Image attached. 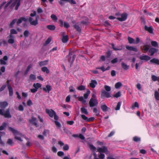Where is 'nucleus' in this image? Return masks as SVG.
I'll use <instances>...</instances> for the list:
<instances>
[{"label": "nucleus", "instance_id": "1", "mask_svg": "<svg viewBox=\"0 0 159 159\" xmlns=\"http://www.w3.org/2000/svg\"><path fill=\"white\" fill-rule=\"evenodd\" d=\"M14 0H10L5 6L4 9L5 10L10 5ZM21 0H14V1L11 4V6L14 7L15 6V10H17L19 9V7L20 5Z\"/></svg>", "mask_w": 159, "mask_h": 159}, {"label": "nucleus", "instance_id": "2", "mask_svg": "<svg viewBox=\"0 0 159 159\" xmlns=\"http://www.w3.org/2000/svg\"><path fill=\"white\" fill-rule=\"evenodd\" d=\"M9 130L12 132L15 136L14 138L16 139L19 140L21 142L22 141L21 137L23 136V135L19 132L17 130H16L14 128L11 127H8Z\"/></svg>", "mask_w": 159, "mask_h": 159}, {"label": "nucleus", "instance_id": "3", "mask_svg": "<svg viewBox=\"0 0 159 159\" xmlns=\"http://www.w3.org/2000/svg\"><path fill=\"white\" fill-rule=\"evenodd\" d=\"M46 112L52 118L54 117V119L55 120H58L59 117L57 115L56 112L52 109H46Z\"/></svg>", "mask_w": 159, "mask_h": 159}, {"label": "nucleus", "instance_id": "4", "mask_svg": "<svg viewBox=\"0 0 159 159\" xmlns=\"http://www.w3.org/2000/svg\"><path fill=\"white\" fill-rule=\"evenodd\" d=\"M76 56L75 54L72 55V52L70 51L69 52V54L66 57V58L68 62L70 63V65H72L74 61Z\"/></svg>", "mask_w": 159, "mask_h": 159}, {"label": "nucleus", "instance_id": "5", "mask_svg": "<svg viewBox=\"0 0 159 159\" xmlns=\"http://www.w3.org/2000/svg\"><path fill=\"white\" fill-rule=\"evenodd\" d=\"M101 96L102 99H104L105 98H108L112 97L110 92L106 91L104 90L102 91Z\"/></svg>", "mask_w": 159, "mask_h": 159}, {"label": "nucleus", "instance_id": "6", "mask_svg": "<svg viewBox=\"0 0 159 159\" xmlns=\"http://www.w3.org/2000/svg\"><path fill=\"white\" fill-rule=\"evenodd\" d=\"M39 19V16H36L35 20L33 21V19L32 17H30L28 19V20L30 22L31 25L36 26L38 24V19Z\"/></svg>", "mask_w": 159, "mask_h": 159}, {"label": "nucleus", "instance_id": "7", "mask_svg": "<svg viewBox=\"0 0 159 159\" xmlns=\"http://www.w3.org/2000/svg\"><path fill=\"white\" fill-rule=\"evenodd\" d=\"M98 103V100L97 99H94L91 98L89 102V104L90 107H92L96 106Z\"/></svg>", "mask_w": 159, "mask_h": 159}, {"label": "nucleus", "instance_id": "8", "mask_svg": "<svg viewBox=\"0 0 159 159\" xmlns=\"http://www.w3.org/2000/svg\"><path fill=\"white\" fill-rule=\"evenodd\" d=\"M60 1H58L59 3L61 6H63L64 3V2H66L70 3V4H76V2L74 0H60Z\"/></svg>", "mask_w": 159, "mask_h": 159}, {"label": "nucleus", "instance_id": "9", "mask_svg": "<svg viewBox=\"0 0 159 159\" xmlns=\"http://www.w3.org/2000/svg\"><path fill=\"white\" fill-rule=\"evenodd\" d=\"M29 122L32 125H35L36 127L38 126L36 118L32 117L31 119L29 120Z\"/></svg>", "mask_w": 159, "mask_h": 159}, {"label": "nucleus", "instance_id": "10", "mask_svg": "<svg viewBox=\"0 0 159 159\" xmlns=\"http://www.w3.org/2000/svg\"><path fill=\"white\" fill-rule=\"evenodd\" d=\"M128 15L126 13H123L121 14V17L117 18V19L120 21H125L127 19Z\"/></svg>", "mask_w": 159, "mask_h": 159}, {"label": "nucleus", "instance_id": "11", "mask_svg": "<svg viewBox=\"0 0 159 159\" xmlns=\"http://www.w3.org/2000/svg\"><path fill=\"white\" fill-rule=\"evenodd\" d=\"M81 117L83 120L87 122L92 121L94 120V118L93 117H91L89 118L84 115H82Z\"/></svg>", "mask_w": 159, "mask_h": 159}, {"label": "nucleus", "instance_id": "12", "mask_svg": "<svg viewBox=\"0 0 159 159\" xmlns=\"http://www.w3.org/2000/svg\"><path fill=\"white\" fill-rule=\"evenodd\" d=\"M158 51V50L157 49L152 48L149 49L148 52L151 53L150 56H152L155 53L157 52Z\"/></svg>", "mask_w": 159, "mask_h": 159}, {"label": "nucleus", "instance_id": "13", "mask_svg": "<svg viewBox=\"0 0 159 159\" xmlns=\"http://www.w3.org/2000/svg\"><path fill=\"white\" fill-rule=\"evenodd\" d=\"M51 86L49 85H47L46 87L43 88V90L45 92L49 93L52 90Z\"/></svg>", "mask_w": 159, "mask_h": 159}, {"label": "nucleus", "instance_id": "14", "mask_svg": "<svg viewBox=\"0 0 159 159\" xmlns=\"http://www.w3.org/2000/svg\"><path fill=\"white\" fill-rule=\"evenodd\" d=\"M139 59L142 60H144L145 61H147L150 59L151 57L147 55H145L140 56L139 57Z\"/></svg>", "mask_w": 159, "mask_h": 159}, {"label": "nucleus", "instance_id": "15", "mask_svg": "<svg viewBox=\"0 0 159 159\" xmlns=\"http://www.w3.org/2000/svg\"><path fill=\"white\" fill-rule=\"evenodd\" d=\"M3 116L6 118H11V117L12 116L10 114L9 109H8L6 110L5 112L4 113Z\"/></svg>", "mask_w": 159, "mask_h": 159}, {"label": "nucleus", "instance_id": "16", "mask_svg": "<svg viewBox=\"0 0 159 159\" xmlns=\"http://www.w3.org/2000/svg\"><path fill=\"white\" fill-rule=\"evenodd\" d=\"M27 20V19L24 17H20V19H18L16 22L17 25H19L20 24H21L23 21L26 22Z\"/></svg>", "mask_w": 159, "mask_h": 159}, {"label": "nucleus", "instance_id": "17", "mask_svg": "<svg viewBox=\"0 0 159 159\" xmlns=\"http://www.w3.org/2000/svg\"><path fill=\"white\" fill-rule=\"evenodd\" d=\"M8 60V57L7 56H4L2 59H1L0 60V63L2 65H6L7 64L5 61Z\"/></svg>", "mask_w": 159, "mask_h": 159}, {"label": "nucleus", "instance_id": "18", "mask_svg": "<svg viewBox=\"0 0 159 159\" xmlns=\"http://www.w3.org/2000/svg\"><path fill=\"white\" fill-rule=\"evenodd\" d=\"M8 105L7 102L6 101L0 102V107L2 109H5Z\"/></svg>", "mask_w": 159, "mask_h": 159}, {"label": "nucleus", "instance_id": "19", "mask_svg": "<svg viewBox=\"0 0 159 159\" xmlns=\"http://www.w3.org/2000/svg\"><path fill=\"white\" fill-rule=\"evenodd\" d=\"M144 29L145 30L148 31L151 34L153 33V29L152 26L148 27L146 25L144 26Z\"/></svg>", "mask_w": 159, "mask_h": 159}, {"label": "nucleus", "instance_id": "20", "mask_svg": "<svg viewBox=\"0 0 159 159\" xmlns=\"http://www.w3.org/2000/svg\"><path fill=\"white\" fill-rule=\"evenodd\" d=\"M98 151L99 152H105L107 151V148L106 147L104 146L98 149Z\"/></svg>", "mask_w": 159, "mask_h": 159}, {"label": "nucleus", "instance_id": "21", "mask_svg": "<svg viewBox=\"0 0 159 159\" xmlns=\"http://www.w3.org/2000/svg\"><path fill=\"white\" fill-rule=\"evenodd\" d=\"M126 48L127 50L131 51H133L136 52H137L138 51V50L136 47H134L132 46H126Z\"/></svg>", "mask_w": 159, "mask_h": 159}, {"label": "nucleus", "instance_id": "22", "mask_svg": "<svg viewBox=\"0 0 159 159\" xmlns=\"http://www.w3.org/2000/svg\"><path fill=\"white\" fill-rule=\"evenodd\" d=\"M97 84V82L96 80H92L89 84V85L91 88H94L95 87L96 85Z\"/></svg>", "mask_w": 159, "mask_h": 159}, {"label": "nucleus", "instance_id": "23", "mask_svg": "<svg viewBox=\"0 0 159 159\" xmlns=\"http://www.w3.org/2000/svg\"><path fill=\"white\" fill-rule=\"evenodd\" d=\"M121 66L122 68L125 70H128L129 67V66L127 65L126 63L123 62L121 63Z\"/></svg>", "mask_w": 159, "mask_h": 159}, {"label": "nucleus", "instance_id": "24", "mask_svg": "<svg viewBox=\"0 0 159 159\" xmlns=\"http://www.w3.org/2000/svg\"><path fill=\"white\" fill-rule=\"evenodd\" d=\"M48 61H49L48 60H46L39 62V66H40L41 67L43 66L47 65L48 64Z\"/></svg>", "mask_w": 159, "mask_h": 159}, {"label": "nucleus", "instance_id": "25", "mask_svg": "<svg viewBox=\"0 0 159 159\" xmlns=\"http://www.w3.org/2000/svg\"><path fill=\"white\" fill-rule=\"evenodd\" d=\"M150 62L151 63H155L157 65H159V59L153 58L151 60Z\"/></svg>", "mask_w": 159, "mask_h": 159}, {"label": "nucleus", "instance_id": "26", "mask_svg": "<svg viewBox=\"0 0 159 159\" xmlns=\"http://www.w3.org/2000/svg\"><path fill=\"white\" fill-rule=\"evenodd\" d=\"M7 44V42L3 39H0V46H5Z\"/></svg>", "mask_w": 159, "mask_h": 159}, {"label": "nucleus", "instance_id": "27", "mask_svg": "<svg viewBox=\"0 0 159 159\" xmlns=\"http://www.w3.org/2000/svg\"><path fill=\"white\" fill-rule=\"evenodd\" d=\"M69 40V37L68 35H66V36H63L62 39V41L63 43H66Z\"/></svg>", "mask_w": 159, "mask_h": 159}, {"label": "nucleus", "instance_id": "28", "mask_svg": "<svg viewBox=\"0 0 159 159\" xmlns=\"http://www.w3.org/2000/svg\"><path fill=\"white\" fill-rule=\"evenodd\" d=\"M81 112L82 113L86 115H88L89 114L88 112L87 109L84 107H81L80 109Z\"/></svg>", "mask_w": 159, "mask_h": 159}, {"label": "nucleus", "instance_id": "29", "mask_svg": "<svg viewBox=\"0 0 159 159\" xmlns=\"http://www.w3.org/2000/svg\"><path fill=\"white\" fill-rule=\"evenodd\" d=\"M8 89L9 91V96H12L13 95V91L11 86L9 85L8 88Z\"/></svg>", "mask_w": 159, "mask_h": 159}, {"label": "nucleus", "instance_id": "30", "mask_svg": "<svg viewBox=\"0 0 159 159\" xmlns=\"http://www.w3.org/2000/svg\"><path fill=\"white\" fill-rule=\"evenodd\" d=\"M101 107L103 112L106 111L108 109H110L106 104L102 105Z\"/></svg>", "mask_w": 159, "mask_h": 159}, {"label": "nucleus", "instance_id": "31", "mask_svg": "<svg viewBox=\"0 0 159 159\" xmlns=\"http://www.w3.org/2000/svg\"><path fill=\"white\" fill-rule=\"evenodd\" d=\"M47 28L51 30H54L56 29V27L54 25H49L47 26Z\"/></svg>", "mask_w": 159, "mask_h": 159}, {"label": "nucleus", "instance_id": "32", "mask_svg": "<svg viewBox=\"0 0 159 159\" xmlns=\"http://www.w3.org/2000/svg\"><path fill=\"white\" fill-rule=\"evenodd\" d=\"M151 45L154 47L158 48V44L157 42L156 41H151Z\"/></svg>", "mask_w": 159, "mask_h": 159}, {"label": "nucleus", "instance_id": "33", "mask_svg": "<svg viewBox=\"0 0 159 159\" xmlns=\"http://www.w3.org/2000/svg\"><path fill=\"white\" fill-rule=\"evenodd\" d=\"M89 146L90 149L92 151L94 152L96 151V148L94 147L92 144H89Z\"/></svg>", "mask_w": 159, "mask_h": 159}, {"label": "nucleus", "instance_id": "34", "mask_svg": "<svg viewBox=\"0 0 159 159\" xmlns=\"http://www.w3.org/2000/svg\"><path fill=\"white\" fill-rule=\"evenodd\" d=\"M17 20L16 19H13L9 25V27L10 28L13 27L14 25Z\"/></svg>", "mask_w": 159, "mask_h": 159}, {"label": "nucleus", "instance_id": "35", "mask_svg": "<svg viewBox=\"0 0 159 159\" xmlns=\"http://www.w3.org/2000/svg\"><path fill=\"white\" fill-rule=\"evenodd\" d=\"M42 70L43 72H46L47 74L49 73V70L47 67L44 66L42 68Z\"/></svg>", "mask_w": 159, "mask_h": 159}, {"label": "nucleus", "instance_id": "36", "mask_svg": "<svg viewBox=\"0 0 159 159\" xmlns=\"http://www.w3.org/2000/svg\"><path fill=\"white\" fill-rule=\"evenodd\" d=\"M152 80L154 81H157L159 82V77H157L155 75H153L152 76Z\"/></svg>", "mask_w": 159, "mask_h": 159}, {"label": "nucleus", "instance_id": "37", "mask_svg": "<svg viewBox=\"0 0 159 159\" xmlns=\"http://www.w3.org/2000/svg\"><path fill=\"white\" fill-rule=\"evenodd\" d=\"M74 27L79 32L81 31V29L80 27L77 24L74 25Z\"/></svg>", "mask_w": 159, "mask_h": 159}, {"label": "nucleus", "instance_id": "38", "mask_svg": "<svg viewBox=\"0 0 159 159\" xmlns=\"http://www.w3.org/2000/svg\"><path fill=\"white\" fill-rule=\"evenodd\" d=\"M30 34V33L29 31L28 30H25L23 33L24 36L25 38H27L28 37Z\"/></svg>", "mask_w": 159, "mask_h": 159}, {"label": "nucleus", "instance_id": "39", "mask_svg": "<svg viewBox=\"0 0 159 159\" xmlns=\"http://www.w3.org/2000/svg\"><path fill=\"white\" fill-rule=\"evenodd\" d=\"M33 86L37 90L39 88L41 87V84L39 83H34L33 84Z\"/></svg>", "mask_w": 159, "mask_h": 159}, {"label": "nucleus", "instance_id": "40", "mask_svg": "<svg viewBox=\"0 0 159 159\" xmlns=\"http://www.w3.org/2000/svg\"><path fill=\"white\" fill-rule=\"evenodd\" d=\"M133 140L136 142H140L141 141V138L139 137L135 136L133 138Z\"/></svg>", "mask_w": 159, "mask_h": 159}, {"label": "nucleus", "instance_id": "41", "mask_svg": "<svg viewBox=\"0 0 159 159\" xmlns=\"http://www.w3.org/2000/svg\"><path fill=\"white\" fill-rule=\"evenodd\" d=\"M90 93V91L88 90L87 91L86 93H84V97L85 99H87L88 98V97Z\"/></svg>", "mask_w": 159, "mask_h": 159}, {"label": "nucleus", "instance_id": "42", "mask_svg": "<svg viewBox=\"0 0 159 159\" xmlns=\"http://www.w3.org/2000/svg\"><path fill=\"white\" fill-rule=\"evenodd\" d=\"M7 123L6 122H3L2 125L0 126V130H2L6 127Z\"/></svg>", "mask_w": 159, "mask_h": 159}, {"label": "nucleus", "instance_id": "43", "mask_svg": "<svg viewBox=\"0 0 159 159\" xmlns=\"http://www.w3.org/2000/svg\"><path fill=\"white\" fill-rule=\"evenodd\" d=\"M143 50L145 52H147L149 49V46H148L147 45H144L143 46Z\"/></svg>", "mask_w": 159, "mask_h": 159}, {"label": "nucleus", "instance_id": "44", "mask_svg": "<svg viewBox=\"0 0 159 159\" xmlns=\"http://www.w3.org/2000/svg\"><path fill=\"white\" fill-rule=\"evenodd\" d=\"M104 88L105 89V91H106L109 92L111 90V87L107 85H105L104 86Z\"/></svg>", "mask_w": 159, "mask_h": 159}, {"label": "nucleus", "instance_id": "45", "mask_svg": "<svg viewBox=\"0 0 159 159\" xmlns=\"http://www.w3.org/2000/svg\"><path fill=\"white\" fill-rule=\"evenodd\" d=\"M7 144L11 146H12L13 145L14 143L12 139H9L8 140L7 142Z\"/></svg>", "mask_w": 159, "mask_h": 159}, {"label": "nucleus", "instance_id": "46", "mask_svg": "<svg viewBox=\"0 0 159 159\" xmlns=\"http://www.w3.org/2000/svg\"><path fill=\"white\" fill-rule=\"evenodd\" d=\"M77 89L79 90H84L85 89V87L84 86L81 85L78 87Z\"/></svg>", "mask_w": 159, "mask_h": 159}, {"label": "nucleus", "instance_id": "47", "mask_svg": "<svg viewBox=\"0 0 159 159\" xmlns=\"http://www.w3.org/2000/svg\"><path fill=\"white\" fill-rule=\"evenodd\" d=\"M122 84L120 82H118L116 83L115 85V87L116 89H118L121 86Z\"/></svg>", "mask_w": 159, "mask_h": 159}, {"label": "nucleus", "instance_id": "48", "mask_svg": "<svg viewBox=\"0 0 159 159\" xmlns=\"http://www.w3.org/2000/svg\"><path fill=\"white\" fill-rule=\"evenodd\" d=\"M93 112L96 113V116H99L100 115L99 114V112L98 110V109L96 108H94L93 109Z\"/></svg>", "mask_w": 159, "mask_h": 159}, {"label": "nucleus", "instance_id": "49", "mask_svg": "<svg viewBox=\"0 0 159 159\" xmlns=\"http://www.w3.org/2000/svg\"><path fill=\"white\" fill-rule=\"evenodd\" d=\"M154 95L156 99L159 100V93L157 91H155Z\"/></svg>", "mask_w": 159, "mask_h": 159}, {"label": "nucleus", "instance_id": "50", "mask_svg": "<svg viewBox=\"0 0 159 159\" xmlns=\"http://www.w3.org/2000/svg\"><path fill=\"white\" fill-rule=\"evenodd\" d=\"M58 120H55L54 121L55 125L58 128H61V123L57 121Z\"/></svg>", "mask_w": 159, "mask_h": 159}, {"label": "nucleus", "instance_id": "51", "mask_svg": "<svg viewBox=\"0 0 159 159\" xmlns=\"http://www.w3.org/2000/svg\"><path fill=\"white\" fill-rule=\"evenodd\" d=\"M121 96V94L120 91L118 92L115 94L113 95V96L114 97L118 98Z\"/></svg>", "mask_w": 159, "mask_h": 159}, {"label": "nucleus", "instance_id": "52", "mask_svg": "<svg viewBox=\"0 0 159 159\" xmlns=\"http://www.w3.org/2000/svg\"><path fill=\"white\" fill-rule=\"evenodd\" d=\"M51 39L49 37L46 41L45 43H44V45L45 46L48 45L51 42Z\"/></svg>", "mask_w": 159, "mask_h": 159}, {"label": "nucleus", "instance_id": "53", "mask_svg": "<svg viewBox=\"0 0 159 159\" xmlns=\"http://www.w3.org/2000/svg\"><path fill=\"white\" fill-rule=\"evenodd\" d=\"M121 105V103L120 102H118L116 107L115 108V110H119L120 109V107Z\"/></svg>", "mask_w": 159, "mask_h": 159}, {"label": "nucleus", "instance_id": "54", "mask_svg": "<svg viewBox=\"0 0 159 159\" xmlns=\"http://www.w3.org/2000/svg\"><path fill=\"white\" fill-rule=\"evenodd\" d=\"M128 39L129 43H132L134 42V39L133 38L129 37Z\"/></svg>", "mask_w": 159, "mask_h": 159}, {"label": "nucleus", "instance_id": "55", "mask_svg": "<svg viewBox=\"0 0 159 159\" xmlns=\"http://www.w3.org/2000/svg\"><path fill=\"white\" fill-rule=\"evenodd\" d=\"M134 107H137L139 108V105L137 102H135L134 105H133L132 107V109H133Z\"/></svg>", "mask_w": 159, "mask_h": 159}, {"label": "nucleus", "instance_id": "56", "mask_svg": "<svg viewBox=\"0 0 159 159\" xmlns=\"http://www.w3.org/2000/svg\"><path fill=\"white\" fill-rule=\"evenodd\" d=\"M51 19L57 21V17L54 14L51 15Z\"/></svg>", "mask_w": 159, "mask_h": 159}, {"label": "nucleus", "instance_id": "57", "mask_svg": "<svg viewBox=\"0 0 159 159\" xmlns=\"http://www.w3.org/2000/svg\"><path fill=\"white\" fill-rule=\"evenodd\" d=\"M10 34H17V31L14 29H12L10 30Z\"/></svg>", "mask_w": 159, "mask_h": 159}, {"label": "nucleus", "instance_id": "58", "mask_svg": "<svg viewBox=\"0 0 159 159\" xmlns=\"http://www.w3.org/2000/svg\"><path fill=\"white\" fill-rule=\"evenodd\" d=\"M30 78L31 80H35L36 77L34 75L31 74L30 76Z\"/></svg>", "mask_w": 159, "mask_h": 159}, {"label": "nucleus", "instance_id": "59", "mask_svg": "<svg viewBox=\"0 0 159 159\" xmlns=\"http://www.w3.org/2000/svg\"><path fill=\"white\" fill-rule=\"evenodd\" d=\"M57 155L59 157H62L64 155V153L62 151H59L57 152Z\"/></svg>", "mask_w": 159, "mask_h": 159}, {"label": "nucleus", "instance_id": "60", "mask_svg": "<svg viewBox=\"0 0 159 159\" xmlns=\"http://www.w3.org/2000/svg\"><path fill=\"white\" fill-rule=\"evenodd\" d=\"M63 26L66 28H68L70 26L69 24L66 22H64V25Z\"/></svg>", "mask_w": 159, "mask_h": 159}, {"label": "nucleus", "instance_id": "61", "mask_svg": "<svg viewBox=\"0 0 159 159\" xmlns=\"http://www.w3.org/2000/svg\"><path fill=\"white\" fill-rule=\"evenodd\" d=\"M14 42V40L13 39H10L8 40V42L10 44H13Z\"/></svg>", "mask_w": 159, "mask_h": 159}, {"label": "nucleus", "instance_id": "62", "mask_svg": "<svg viewBox=\"0 0 159 159\" xmlns=\"http://www.w3.org/2000/svg\"><path fill=\"white\" fill-rule=\"evenodd\" d=\"M70 91V92H74L75 93V91L74 89V87L72 86H70L69 87Z\"/></svg>", "mask_w": 159, "mask_h": 159}, {"label": "nucleus", "instance_id": "63", "mask_svg": "<svg viewBox=\"0 0 159 159\" xmlns=\"http://www.w3.org/2000/svg\"><path fill=\"white\" fill-rule=\"evenodd\" d=\"M27 105L28 106H30L33 104V102L30 99H29L27 102Z\"/></svg>", "mask_w": 159, "mask_h": 159}, {"label": "nucleus", "instance_id": "64", "mask_svg": "<svg viewBox=\"0 0 159 159\" xmlns=\"http://www.w3.org/2000/svg\"><path fill=\"white\" fill-rule=\"evenodd\" d=\"M137 88L140 91L142 90V87L140 84L138 83L136 85Z\"/></svg>", "mask_w": 159, "mask_h": 159}]
</instances>
